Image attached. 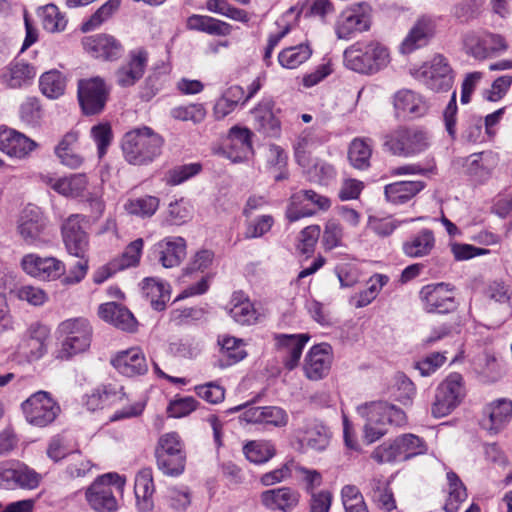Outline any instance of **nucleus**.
Here are the masks:
<instances>
[{"label": "nucleus", "mask_w": 512, "mask_h": 512, "mask_svg": "<svg viewBox=\"0 0 512 512\" xmlns=\"http://www.w3.org/2000/svg\"><path fill=\"white\" fill-rule=\"evenodd\" d=\"M358 414L366 420L364 438L373 443L387 433L386 424L403 426L407 422L405 412L399 407L385 401H372L359 405Z\"/></svg>", "instance_id": "obj_1"}, {"label": "nucleus", "mask_w": 512, "mask_h": 512, "mask_svg": "<svg viewBox=\"0 0 512 512\" xmlns=\"http://www.w3.org/2000/svg\"><path fill=\"white\" fill-rule=\"evenodd\" d=\"M163 138L148 126L134 128L125 133L122 151L126 161L133 165L151 163L162 151Z\"/></svg>", "instance_id": "obj_2"}, {"label": "nucleus", "mask_w": 512, "mask_h": 512, "mask_svg": "<svg viewBox=\"0 0 512 512\" xmlns=\"http://www.w3.org/2000/svg\"><path fill=\"white\" fill-rule=\"evenodd\" d=\"M384 151L398 157H413L430 147L429 133L420 127L399 126L382 136Z\"/></svg>", "instance_id": "obj_3"}, {"label": "nucleus", "mask_w": 512, "mask_h": 512, "mask_svg": "<svg viewBox=\"0 0 512 512\" xmlns=\"http://www.w3.org/2000/svg\"><path fill=\"white\" fill-rule=\"evenodd\" d=\"M57 333L61 341V346L56 351V358L59 360H69L90 347L92 327L85 318H70L62 321L58 325Z\"/></svg>", "instance_id": "obj_4"}, {"label": "nucleus", "mask_w": 512, "mask_h": 512, "mask_svg": "<svg viewBox=\"0 0 512 512\" xmlns=\"http://www.w3.org/2000/svg\"><path fill=\"white\" fill-rule=\"evenodd\" d=\"M345 66L357 73L373 74L389 62L387 48L376 42L356 43L344 51Z\"/></svg>", "instance_id": "obj_5"}, {"label": "nucleus", "mask_w": 512, "mask_h": 512, "mask_svg": "<svg viewBox=\"0 0 512 512\" xmlns=\"http://www.w3.org/2000/svg\"><path fill=\"white\" fill-rule=\"evenodd\" d=\"M428 450L424 439L411 433L397 436L393 441L384 442L371 454V458L379 464L395 461H406Z\"/></svg>", "instance_id": "obj_6"}, {"label": "nucleus", "mask_w": 512, "mask_h": 512, "mask_svg": "<svg viewBox=\"0 0 512 512\" xmlns=\"http://www.w3.org/2000/svg\"><path fill=\"white\" fill-rule=\"evenodd\" d=\"M158 469L166 476H180L186 466V451L184 442L176 432L163 434L155 449Z\"/></svg>", "instance_id": "obj_7"}, {"label": "nucleus", "mask_w": 512, "mask_h": 512, "mask_svg": "<svg viewBox=\"0 0 512 512\" xmlns=\"http://www.w3.org/2000/svg\"><path fill=\"white\" fill-rule=\"evenodd\" d=\"M125 480L116 473H108L97 478L86 491V500L96 512H116L118 501L114 489L122 492Z\"/></svg>", "instance_id": "obj_8"}, {"label": "nucleus", "mask_w": 512, "mask_h": 512, "mask_svg": "<svg viewBox=\"0 0 512 512\" xmlns=\"http://www.w3.org/2000/svg\"><path fill=\"white\" fill-rule=\"evenodd\" d=\"M21 408L26 421L36 427L52 424L61 412L59 404L46 391H37L27 398Z\"/></svg>", "instance_id": "obj_9"}, {"label": "nucleus", "mask_w": 512, "mask_h": 512, "mask_svg": "<svg viewBox=\"0 0 512 512\" xmlns=\"http://www.w3.org/2000/svg\"><path fill=\"white\" fill-rule=\"evenodd\" d=\"M412 76L428 89L441 92L448 91L453 84V73L447 59L435 55L429 62L412 70Z\"/></svg>", "instance_id": "obj_10"}, {"label": "nucleus", "mask_w": 512, "mask_h": 512, "mask_svg": "<svg viewBox=\"0 0 512 512\" xmlns=\"http://www.w3.org/2000/svg\"><path fill=\"white\" fill-rule=\"evenodd\" d=\"M465 52L476 60H486L508 49V43L500 34L488 31H470L464 35Z\"/></svg>", "instance_id": "obj_11"}, {"label": "nucleus", "mask_w": 512, "mask_h": 512, "mask_svg": "<svg viewBox=\"0 0 512 512\" xmlns=\"http://www.w3.org/2000/svg\"><path fill=\"white\" fill-rule=\"evenodd\" d=\"M111 88L99 76L78 81V101L85 115L101 113L109 99Z\"/></svg>", "instance_id": "obj_12"}, {"label": "nucleus", "mask_w": 512, "mask_h": 512, "mask_svg": "<svg viewBox=\"0 0 512 512\" xmlns=\"http://www.w3.org/2000/svg\"><path fill=\"white\" fill-rule=\"evenodd\" d=\"M17 232L30 246L39 247L49 241L48 220L35 206L26 207L17 221Z\"/></svg>", "instance_id": "obj_13"}, {"label": "nucleus", "mask_w": 512, "mask_h": 512, "mask_svg": "<svg viewBox=\"0 0 512 512\" xmlns=\"http://www.w3.org/2000/svg\"><path fill=\"white\" fill-rule=\"evenodd\" d=\"M371 25V7L366 2L352 4L337 17L335 33L339 39H350L367 31Z\"/></svg>", "instance_id": "obj_14"}, {"label": "nucleus", "mask_w": 512, "mask_h": 512, "mask_svg": "<svg viewBox=\"0 0 512 512\" xmlns=\"http://www.w3.org/2000/svg\"><path fill=\"white\" fill-rule=\"evenodd\" d=\"M463 396L462 375L451 373L436 390L435 400L431 407L432 415L441 418L450 414L459 405Z\"/></svg>", "instance_id": "obj_15"}, {"label": "nucleus", "mask_w": 512, "mask_h": 512, "mask_svg": "<svg viewBox=\"0 0 512 512\" xmlns=\"http://www.w3.org/2000/svg\"><path fill=\"white\" fill-rule=\"evenodd\" d=\"M419 299L427 313L446 314L457 308L454 287L444 282L423 286L419 291Z\"/></svg>", "instance_id": "obj_16"}, {"label": "nucleus", "mask_w": 512, "mask_h": 512, "mask_svg": "<svg viewBox=\"0 0 512 512\" xmlns=\"http://www.w3.org/2000/svg\"><path fill=\"white\" fill-rule=\"evenodd\" d=\"M330 206L331 201L328 197L313 190H300L291 195L286 216L290 222H295L314 215L317 210L326 211Z\"/></svg>", "instance_id": "obj_17"}, {"label": "nucleus", "mask_w": 512, "mask_h": 512, "mask_svg": "<svg viewBox=\"0 0 512 512\" xmlns=\"http://www.w3.org/2000/svg\"><path fill=\"white\" fill-rule=\"evenodd\" d=\"M21 267L26 274L43 281L57 280L66 272L64 262L58 258L41 257L35 253L24 255L21 259Z\"/></svg>", "instance_id": "obj_18"}, {"label": "nucleus", "mask_w": 512, "mask_h": 512, "mask_svg": "<svg viewBox=\"0 0 512 512\" xmlns=\"http://www.w3.org/2000/svg\"><path fill=\"white\" fill-rule=\"evenodd\" d=\"M84 219L83 215L72 214L61 227L62 239L67 252L79 259L85 258L89 250V237L82 226Z\"/></svg>", "instance_id": "obj_19"}, {"label": "nucleus", "mask_w": 512, "mask_h": 512, "mask_svg": "<svg viewBox=\"0 0 512 512\" xmlns=\"http://www.w3.org/2000/svg\"><path fill=\"white\" fill-rule=\"evenodd\" d=\"M309 339L310 336L306 333L274 335L276 350L286 369L293 370L297 367Z\"/></svg>", "instance_id": "obj_20"}, {"label": "nucleus", "mask_w": 512, "mask_h": 512, "mask_svg": "<svg viewBox=\"0 0 512 512\" xmlns=\"http://www.w3.org/2000/svg\"><path fill=\"white\" fill-rule=\"evenodd\" d=\"M148 53L143 48L129 52L128 59L115 71V81L122 88L134 86L144 75Z\"/></svg>", "instance_id": "obj_21"}, {"label": "nucleus", "mask_w": 512, "mask_h": 512, "mask_svg": "<svg viewBox=\"0 0 512 512\" xmlns=\"http://www.w3.org/2000/svg\"><path fill=\"white\" fill-rule=\"evenodd\" d=\"M511 418L512 401L500 398L484 407L480 424L490 435H496L508 425Z\"/></svg>", "instance_id": "obj_22"}, {"label": "nucleus", "mask_w": 512, "mask_h": 512, "mask_svg": "<svg viewBox=\"0 0 512 512\" xmlns=\"http://www.w3.org/2000/svg\"><path fill=\"white\" fill-rule=\"evenodd\" d=\"M271 98H263L251 110L254 129L266 137L278 138L281 135V122L274 111Z\"/></svg>", "instance_id": "obj_23"}, {"label": "nucleus", "mask_w": 512, "mask_h": 512, "mask_svg": "<svg viewBox=\"0 0 512 512\" xmlns=\"http://www.w3.org/2000/svg\"><path fill=\"white\" fill-rule=\"evenodd\" d=\"M187 243L183 237L169 236L153 246V254L164 268H174L186 257Z\"/></svg>", "instance_id": "obj_24"}, {"label": "nucleus", "mask_w": 512, "mask_h": 512, "mask_svg": "<svg viewBox=\"0 0 512 512\" xmlns=\"http://www.w3.org/2000/svg\"><path fill=\"white\" fill-rule=\"evenodd\" d=\"M38 144L14 129L0 128V150L11 158L25 159Z\"/></svg>", "instance_id": "obj_25"}, {"label": "nucleus", "mask_w": 512, "mask_h": 512, "mask_svg": "<svg viewBox=\"0 0 512 512\" xmlns=\"http://www.w3.org/2000/svg\"><path fill=\"white\" fill-rule=\"evenodd\" d=\"M332 348L327 343L314 345L307 353L304 360V373L310 380L324 378L331 367Z\"/></svg>", "instance_id": "obj_26"}, {"label": "nucleus", "mask_w": 512, "mask_h": 512, "mask_svg": "<svg viewBox=\"0 0 512 512\" xmlns=\"http://www.w3.org/2000/svg\"><path fill=\"white\" fill-rule=\"evenodd\" d=\"M252 131L247 127L235 125L230 128L224 153L233 162H241L252 153Z\"/></svg>", "instance_id": "obj_27"}, {"label": "nucleus", "mask_w": 512, "mask_h": 512, "mask_svg": "<svg viewBox=\"0 0 512 512\" xmlns=\"http://www.w3.org/2000/svg\"><path fill=\"white\" fill-rule=\"evenodd\" d=\"M111 364L120 374L127 377L144 375L148 371L145 354L139 347L119 351L111 359Z\"/></svg>", "instance_id": "obj_28"}, {"label": "nucleus", "mask_w": 512, "mask_h": 512, "mask_svg": "<svg viewBox=\"0 0 512 512\" xmlns=\"http://www.w3.org/2000/svg\"><path fill=\"white\" fill-rule=\"evenodd\" d=\"M436 25L428 16L420 17L399 46L402 54H410L426 46L435 34Z\"/></svg>", "instance_id": "obj_29"}, {"label": "nucleus", "mask_w": 512, "mask_h": 512, "mask_svg": "<svg viewBox=\"0 0 512 512\" xmlns=\"http://www.w3.org/2000/svg\"><path fill=\"white\" fill-rule=\"evenodd\" d=\"M85 51L95 58L114 61L123 54V46L113 36L97 34L85 37L82 41Z\"/></svg>", "instance_id": "obj_30"}, {"label": "nucleus", "mask_w": 512, "mask_h": 512, "mask_svg": "<svg viewBox=\"0 0 512 512\" xmlns=\"http://www.w3.org/2000/svg\"><path fill=\"white\" fill-rule=\"evenodd\" d=\"M299 501L300 493L287 486L265 490L260 494L261 504L270 511L291 512Z\"/></svg>", "instance_id": "obj_31"}, {"label": "nucleus", "mask_w": 512, "mask_h": 512, "mask_svg": "<svg viewBox=\"0 0 512 512\" xmlns=\"http://www.w3.org/2000/svg\"><path fill=\"white\" fill-rule=\"evenodd\" d=\"M393 107L397 118H417L428 111L423 97L410 89H401L394 94Z\"/></svg>", "instance_id": "obj_32"}, {"label": "nucleus", "mask_w": 512, "mask_h": 512, "mask_svg": "<svg viewBox=\"0 0 512 512\" xmlns=\"http://www.w3.org/2000/svg\"><path fill=\"white\" fill-rule=\"evenodd\" d=\"M98 314L105 322L112 324L120 330L133 332L136 329L137 321L134 315L121 304L115 302L101 304Z\"/></svg>", "instance_id": "obj_33"}, {"label": "nucleus", "mask_w": 512, "mask_h": 512, "mask_svg": "<svg viewBox=\"0 0 512 512\" xmlns=\"http://www.w3.org/2000/svg\"><path fill=\"white\" fill-rule=\"evenodd\" d=\"M296 438L302 449L322 451L329 444L327 428L316 421H309L297 429Z\"/></svg>", "instance_id": "obj_34"}, {"label": "nucleus", "mask_w": 512, "mask_h": 512, "mask_svg": "<svg viewBox=\"0 0 512 512\" xmlns=\"http://www.w3.org/2000/svg\"><path fill=\"white\" fill-rule=\"evenodd\" d=\"M155 485L153 471L146 467L141 469L135 477L134 493L139 512L151 511L154 507L153 494Z\"/></svg>", "instance_id": "obj_35"}, {"label": "nucleus", "mask_w": 512, "mask_h": 512, "mask_svg": "<svg viewBox=\"0 0 512 512\" xmlns=\"http://www.w3.org/2000/svg\"><path fill=\"white\" fill-rule=\"evenodd\" d=\"M436 239L434 232L428 228L421 229L402 244L403 253L410 258L428 256L435 248Z\"/></svg>", "instance_id": "obj_36"}, {"label": "nucleus", "mask_w": 512, "mask_h": 512, "mask_svg": "<svg viewBox=\"0 0 512 512\" xmlns=\"http://www.w3.org/2000/svg\"><path fill=\"white\" fill-rule=\"evenodd\" d=\"M77 142L78 133L71 131L55 147V154L60 162L71 169L79 168L84 162V158L77 151Z\"/></svg>", "instance_id": "obj_37"}, {"label": "nucleus", "mask_w": 512, "mask_h": 512, "mask_svg": "<svg viewBox=\"0 0 512 512\" xmlns=\"http://www.w3.org/2000/svg\"><path fill=\"white\" fill-rule=\"evenodd\" d=\"M142 292L156 311L164 310L170 300L169 284L156 278H145L142 281Z\"/></svg>", "instance_id": "obj_38"}, {"label": "nucleus", "mask_w": 512, "mask_h": 512, "mask_svg": "<svg viewBox=\"0 0 512 512\" xmlns=\"http://www.w3.org/2000/svg\"><path fill=\"white\" fill-rule=\"evenodd\" d=\"M423 181H399L384 188L386 199L396 205L404 204L425 188Z\"/></svg>", "instance_id": "obj_39"}, {"label": "nucleus", "mask_w": 512, "mask_h": 512, "mask_svg": "<svg viewBox=\"0 0 512 512\" xmlns=\"http://www.w3.org/2000/svg\"><path fill=\"white\" fill-rule=\"evenodd\" d=\"M36 76L35 68L22 61L11 62L2 73V81L9 88H20Z\"/></svg>", "instance_id": "obj_40"}, {"label": "nucleus", "mask_w": 512, "mask_h": 512, "mask_svg": "<svg viewBox=\"0 0 512 512\" xmlns=\"http://www.w3.org/2000/svg\"><path fill=\"white\" fill-rule=\"evenodd\" d=\"M187 27L216 36H227L232 31V26L229 23L204 15L190 16L187 20Z\"/></svg>", "instance_id": "obj_41"}, {"label": "nucleus", "mask_w": 512, "mask_h": 512, "mask_svg": "<svg viewBox=\"0 0 512 512\" xmlns=\"http://www.w3.org/2000/svg\"><path fill=\"white\" fill-rule=\"evenodd\" d=\"M26 336L32 357L41 358L47 352L50 328L45 324L35 322L28 327Z\"/></svg>", "instance_id": "obj_42"}, {"label": "nucleus", "mask_w": 512, "mask_h": 512, "mask_svg": "<svg viewBox=\"0 0 512 512\" xmlns=\"http://www.w3.org/2000/svg\"><path fill=\"white\" fill-rule=\"evenodd\" d=\"M160 205V200L156 196L144 195L141 197L129 198L124 203V210L127 214L141 219L151 218Z\"/></svg>", "instance_id": "obj_43"}, {"label": "nucleus", "mask_w": 512, "mask_h": 512, "mask_svg": "<svg viewBox=\"0 0 512 512\" xmlns=\"http://www.w3.org/2000/svg\"><path fill=\"white\" fill-rule=\"evenodd\" d=\"M372 156V141L365 138H355L349 145L348 159L350 164L359 170L370 166Z\"/></svg>", "instance_id": "obj_44"}, {"label": "nucleus", "mask_w": 512, "mask_h": 512, "mask_svg": "<svg viewBox=\"0 0 512 512\" xmlns=\"http://www.w3.org/2000/svg\"><path fill=\"white\" fill-rule=\"evenodd\" d=\"M243 453L251 463L264 464L275 456L276 448L271 441L253 440L243 446Z\"/></svg>", "instance_id": "obj_45"}, {"label": "nucleus", "mask_w": 512, "mask_h": 512, "mask_svg": "<svg viewBox=\"0 0 512 512\" xmlns=\"http://www.w3.org/2000/svg\"><path fill=\"white\" fill-rule=\"evenodd\" d=\"M312 55V49L309 44L301 43L283 49L278 55L279 64L286 69H296L306 62Z\"/></svg>", "instance_id": "obj_46"}, {"label": "nucleus", "mask_w": 512, "mask_h": 512, "mask_svg": "<svg viewBox=\"0 0 512 512\" xmlns=\"http://www.w3.org/2000/svg\"><path fill=\"white\" fill-rule=\"evenodd\" d=\"M448 498L444 505L446 512H458L460 505L467 498L466 487L458 475L452 471L447 473Z\"/></svg>", "instance_id": "obj_47"}, {"label": "nucleus", "mask_w": 512, "mask_h": 512, "mask_svg": "<svg viewBox=\"0 0 512 512\" xmlns=\"http://www.w3.org/2000/svg\"><path fill=\"white\" fill-rule=\"evenodd\" d=\"M55 184V191L66 197H80L88 185V180L85 174H72L69 177L58 178Z\"/></svg>", "instance_id": "obj_48"}, {"label": "nucleus", "mask_w": 512, "mask_h": 512, "mask_svg": "<svg viewBox=\"0 0 512 512\" xmlns=\"http://www.w3.org/2000/svg\"><path fill=\"white\" fill-rule=\"evenodd\" d=\"M125 397L123 388L121 387L118 391L111 386L105 387L104 390H95L91 394L86 396L85 406L90 411L103 408L107 404L114 402H121Z\"/></svg>", "instance_id": "obj_49"}, {"label": "nucleus", "mask_w": 512, "mask_h": 512, "mask_svg": "<svg viewBox=\"0 0 512 512\" xmlns=\"http://www.w3.org/2000/svg\"><path fill=\"white\" fill-rule=\"evenodd\" d=\"M39 86L46 97L56 99L64 94L66 81L61 72L51 70L41 75Z\"/></svg>", "instance_id": "obj_50"}, {"label": "nucleus", "mask_w": 512, "mask_h": 512, "mask_svg": "<svg viewBox=\"0 0 512 512\" xmlns=\"http://www.w3.org/2000/svg\"><path fill=\"white\" fill-rule=\"evenodd\" d=\"M13 474L14 489L33 490L39 486L41 481L39 473L19 460H17V466H14Z\"/></svg>", "instance_id": "obj_51"}, {"label": "nucleus", "mask_w": 512, "mask_h": 512, "mask_svg": "<svg viewBox=\"0 0 512 512\" xmlns=\"http://www.w3.org/2000/svg\"><path fill=\"white\" fill-rule=\"evenodd\" d=\"M38 16L41 18L43 28L48 32L63 31L67 25L65 16L54 4H47L38 9Z\"/></svg>", "instance_id": "obj_52"}, {"label": "nucleus", "mask_w": 512, "mask_h": 512, "mask_svg": "<svg viewBox=\"0 0 512 512\" xmlns=\"http://www.w3.org/2000/svg\"><path fill=\"white\" fill-rule=\"evenodd\" d=\"M484 295L487 299L504 306L508 314L511 313L512 285L500 280L492 281L486 286Z\"/></svg>", "instance_id": "obj_53"}, {"label": "nucleus", "mask_w": 512, "mask_h": 512, "mask_svg": "<svg viewBox=\"0 0 512 512\" xmlns=\"http://www.w3.org/2000/svg\"><path fill=\"white\" fill-rule=\"evenodd\" d=\"M231 303L232 307L229 309V315L235 322L241 325H250L256 321L257 313L250 300H241L234 296Z\"/></svg>", "instance_id": "obj_54"}, {"label": "nucleus", "mask_w": 512, "mask_h": 512, "mask_svg": "<svg viewBox=\"0 0 512 512\" xmlns=\"http://www.w3.org/2000/svg\"><path fill=\"white\" fill-rule=\"evenodd\" d=\"M293 474L303 485V489L308 495L317 493L318 491H316V489L320 487L323 482L322 474L319 471L304 467L295 461Z\"/></svg>", "instance_id": "obj_55"}, {"label": "nucleus", "mask_w": 512, "mask_h": 512, "mask_svg": "<svg viewBox=\"0 0 512 512\" xmlns=\"http://www.w3.org/2000/svg\"><path fill=\"white\" fill-rule=\"evenodd\" d=\"M389 281V277L384 274H374L367 282V288L359 293L355 306L362 308L369 305L379 294L383 286Z\"/></svg>", "instance_id": "obj_56"}, {"label": "nucleus", "mask_w": 512, "mask_h": 512, "mask_svg": "<svg viewBox=\"0 0 512 512\" xmlns=\"http://www.w3.org/2000/svg\"><path fill=\"white\" fill-rule=\"evenodd\" d=\"M143 246L144 241L142 238H138L132 241L126 246L123 253L119 257L113 259V265H116V267H118L120 270L138 265Z\"/></svg>", "instance_id": "obj_57"}, {"label": "nucleus", "mask_w": 512, "mask_h": 512, "mask_svg": "<svg viewBox=\"0 0 512 512\" xmlns=\"http://www.w3.org/2000/svg\"><path fill=\"white\" fill-rule=\"evenodd\" d=\"M223 357L227 365H233L247 356L243 340L226 336L221 341Z\"/></svg>", "instance_id": "obj_58"}, {"label": "nucleus", "mask_w": 512, "mask_h": 512, "mask_svg": "<svg viewBox=\"0 0 512 512\" xmlns=\"http://www.w3.org/2000/svg\"><path fill=\"white\" fill-rule=\"evenodd\" d=\"M206 7L210 12L226 16L235 21L245 23L249 20L245 10L232 7L226 0H207Z\"/></svg>", "instance_id": "obj_59"}, {"label": "nucleus", "mask_w": 512, "mask_h": 512, "mask_svg": "<svg viewBox=\"0 0 512 512\" xmlns=\"http://www.w3.org/2000/svg\"><path fill=\"white\" fill-rule=\"evenodd\" d=\"M120 4L121 0H108L90 17L87 22L83 23L82 30L84 32H88L101 25L119 9Z\"/></svg>", "instance_id": "obj_60"}, {"label": "nucleus", "mask_w": 512, "mask_h": 512, "mask_svg": "<svg viewBox=\"0 0 512 512\" xmlns=\"http://www.w3.org/2000/svg\"><path fill=\"white\" fill-rule=\"evenodd\" d=\"M120 4L121 0H108L90 17L87 22L83 23L82 30L84 32H88L101 25L119 9Z\"/></svg>", "instance_id": "obj_61"}, {"label": "nucleus", "mask_w": 512, "mask_h": 512, "mask_svg": "<svg viewBox=\"0 0 512 512\" xmlns=\"http://www.w3.org/2000/svg\"><path fill=\"white\" fill-rule=\"evenodd\" d=\"M201 169L202 166L199 163H189L176 166L167 172L166 182L173 186L179 185L199 174Z\"/></svg>", "instance_id": "obj_62"}, {"label": "nucleus", "mask_w": 512, "mask_h": 512, "mask_svg": "<svg viewBox=\"0 0 512 512\" xmlns=\"http://www.w3.org/2000/svg\"><path fill=\"white\" fill-rule=\"evenodd\" d=\"M16 297L32 306H43L49 299L47 292L33 285H23L15 290Z\"/></svg>", "instance_id": "obj_63"}, {"label": "nucleus", "mask_w": 512, "mask_h": 512, "mask_svg": "<svg viewBox=\"0 0 512 512\" xmlns=\"http://www.w3.org/2000/svg\"><path fill=\"white\" fill-rule=\"evenodd\" d=\"M91 136L97 145L98 156L102 158L111 144L113 133L108 123H100L91 128Z\"/></svg>", "instance_id": "obj_64"}]
</instances>
